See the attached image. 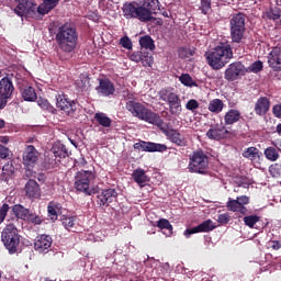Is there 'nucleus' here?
<instances>
[{"label": "nucleus", "instance_id": "nucleus-1", "mask_svg": "<svg viewBox=\"0 0 281 281\" xmlns=\"http://www.w3.org/2000/svg\"><path fill=\"white\" fill-rule=\"evenodd\" d=\"M125 109L130 111L133 117L147 122V124L158 126V128L162 131L164 135H166L167 139H169L171 144L180 147L188 146V139H186V136L175 128H167L166 123H164V120H161V116L153 112V110L146 108L144 104L131 100L126 102Z\"/></svg>", "mask_w": 281, "mask_h": 281}, {"label": "nucleus", "instance_id": "nucleus-2", "mask_svg": "<svg viewBox=\"0 0 281 281\" xmlns=\"http://www.w3.org/2000/svg\"><path fill=\"white\" fill-rule=\"evenodd\" d=\"M207 65L215 71L223 69L234 58V52L229 44H221L205 53Z\"/></svg>", "mask_w": 281, "mask_h": 281}, {"label": "nucleus", "instance_id": "nucleus-3", "mask_svg": "<svg viewBox=\"0 0 281 281\" xmlns=\"http://www.w3.org/2000/svg\"><path fill=\"white\" fill-rule=\"evenodd\" d=\"M56 42L61 52L71 54L78 45V31L74 24H63L56 34Z\"/></svg>", "mask_w": 281, "mask_h": 281}, {"label": "nucleus", "instance_id": "nucleus-4", "mask_svg": "<svg viewBox=\"0 0 281 281\" xmlns=\"http://www.w3.org/2000/svg\"><path fill=\"white\" fill-rule=\"evenodd\" d=\"M95 180V172L91 170H81L75 175L74 188L77 192L91 196L94 194L93 181Z\"/></svg>", "mask_w": 281, "mask_h": 281}, {"label": "nucleus", "instance_id": "nucleus-5", "mask_svg": "<svg viewBox=\"0 0 281 281\" xmlns=\"http://www.w3.org/2000/svg\"><path fill=\"white\" fill-rule=\"evenodd\" d=\"M2 243L9 254H16L21 244V235L14 224H8L1 233Z\"/></svg>", "mask_w": 281, "mask_h": 281}, {"label": "nucleus", "instance_id": "nucleus-6", "mask_svg": "<svg viewBox=\"0 0 281 281\" xmlns=\"http://www.w3.org/2000/svg\"><path fill=\"white\" fill-rule=\"evenodd\" d=\"M123 14L126 19H138V21H142V23L153 21V13L149 12L143 4L135 5L133 3H125L123 5Z\"/></svg>", "mask_w": 281, "mask_h": 281}, {"label": "nucleus", "instance_id": "nucleus-7", "mask_svg": "<svg viewBox=\"0 0 281 281\" xmlns=\"http://www.w3.org/2000/svg\"><path fill=\"white\" fill-rule=\"evenodd\" d=\"M189 159V172H195L198 175H205L207 172L210 159L203 150L193 151Z\"/></svg>", "mask_w": 281, "mask_h": 281}, {"label": "nucleus", "instance_id": "nucleus-8", "mask_svg": "<svg viewBox=\"0 0 281 281\" xmlns=\"http://www.w3.org/2000/svg\"><path fill=\"white\" fill-rule=\"evenodd\" d=\"M16 7L14 12L18 16H25V19H34L36 16V3L32 0H15Z\"/></svg>", "mask_w": 281, "mask_h": 281}, {"label": "nucleus", "instance_id": "nucleus-9", "mask_svg": "<svg viewBox=\"0 0 281 281\" xmlns=\"http://www.w3.org/2000/svg\"><path fill=\"white\" fill-rule=\"evenodd\" d=\"M247 74V68L243 63L240 61H235L231 64L225 72H224V78L228 82H234L235 80H239V78H243Z\"/></svg>", "mask_w": 281, "mask_h": 281}, {"label": "nucleus", "instance_id": "nucleus-10", "mask_svg": "<svg viewBox=\"0 0 281 281\" xmlns=\"http://www.w3.org/2000/svg\"><path fill=\"white\" fill-rule=\"evenodd\" d=\"M135 150H143L144 153H166L168 146L166 144L140 140L134 144Z\"/></svg>", "mask_w": 281, "mask_h": 281}, {"label": "nucleus", "instance_id": "nucleus-11", "mask_svg": "<svg viewBox=\"0 0 281 281\" xmlns=\"http://www.w3.org/2000/svg\"><path fill=\"white\" fill-rule=\"evenodd\" d=\"M55 98L57 109L64 111L66 115H74V112L76 111V101L69 100L63 92H58Z\"/></svg>", "mask_w": 281, "mask_h": 281}, {"label": "nucleus", "instance_id": "nucleus-12", "mask_svg": "<svg viewBox=\"0 0 281 281\" xmlns=\"http://www.w3.org/2000/svg\"><path fill=\"white\" fill-rule=\"evenodd\" d=\"M18 89L21 91L22 98L26 102H35V100L38 98L36 95V90H34L32 86H27V80H19Z\"/></svg>", "mask_w": 281, "mask_h": 281}, {"label": "nucleus", "instance_id": "nucleus-13", "mask_svg": "<svg viewBox=\"0 0 281 281\" xmlns=\"http://www.w3.org/2000/svg\"><path fill=\"white\" fill-rule=\"evenodd\" d=\"M206 137L209 139H215V142H221V139H227L229 137V131L223 125H215L206 132Z\"/></svg>", "mask_w": 281, "mask_h": 281}, {"label": "nucleus", "instance_id": "nucleus-14", "mask_svg": "<svg viewBox=\"0 0 281 281\" xmlns=\"http://www.w3.org/2000/svg\"><path fill=\"white\" fill-rule=\"evenodd\" d=\"M133 63H142L143 67H153V54L146 50L134 52L130 56Z\"/></svg>", "mask_w": 281, "mask_h": 281}, {"label": "nucleus", "instance_id": "nucleus-15", "mask_svg": "<svg viewBox=\"0 0 281 281\" xmlns=\"http://www.w3.org/2000/svg\"><path fill=\"white\" fill-rule=\"evenodd\" d=\"M213 229H216V225L214 224V222H212V220H206L193 228L186 229L183 235L186 236V238H190L192 234H199L201 232H212Z\"/></svg>", "mask_w": 281, "mask_h": 281}, {"label": "nucleus", "instance_id": "nucleus-16", "mask_svg": "<svg viewBox=\"0 0 281 281\" xmlns=\"http://www.w3.org/2000/svg\"><path fill=\"white\" fill-rule=\"evenodd\" d=\"M12 93H14V85L10 78L4 77L0 80V98L8 102L10 98H12Z\"/></svg>", "mask_w": 281, "mask_h": 281}, {"label": "nucleus", "instance_id": "nucleus-17", "mask_svg": "<svg viewBox=\"0 0 281 281\" xmlns=\"http://www.w3.org/2000/svg\"><path fill=\"white\" fill-rule=\"evenodd\" d=\"M97 199L99 205H105L108 207L110 203H113V201L117 199V191L112 188L103 189L101 193L97 195Z\"/></svg>", "mask_w": 281, "mask_h": 281}, {"label": "nucleus", "instance_id": "nucleus-18", "mask_svg": "<svg viewBox=\"0 0 281 281\" xmlns=\"http://www.w3.org/2000/svg\"><path fill=\"white\" fill-rule=\"evenodd\" d=\"M97 93L103 98H109L115 93V86L109 79H99V86L95 88Z\"/></svg>", "mask_w": 281, "mask_h": 281}, {"label": "nucleus", "instance_id": "nucleus-19", "mask_svg": "<svg viewBox=\"0 0 281 281\" xmlns=\"http://www.w3.org/2000/svg\"><path fill=\"white\" fill-rule=\"evenodd\" d=\"M24 166L27 168H34L38 161V151L33 145H29L23 155Z\"/></svg>", "mask_w": 281, "mask_h": 281}, {"label": "nucleus", "instance_id": "nucleus-20", "mask_svg": "<svg viewBox=\"0 0 281 281\" xmlns=\"http://www.w3.org/2000/svg\"><path fill=\"white\" fill-rule=\"evenodd\" d=\"M52 243H54L52 236L41 235L37 237L34 244L35 250L40 254H47V251H49V249L52 248Z\"/></svg>", "mask_w": 281, "mask_h": 281}, {"label": "nucleus", "instance_id": "nucleus-21", "mask_svg": "<svg viewBox=\"0 0 281 281\" xmlns=\"http://www.w3.org/2000/svg\"><path fill=\"white\" fill-rule=\"evenodd\" d=\"M268 64L274 71H281V49L274 48L268 55Z\"/></svg>", "mask_w": 281, "mask_h": 281}, {"label": "nucleus", "instance_id": "nucleus-22", "mask_svg": "<svg viewBox=\"0 0 281 281\" xmlns=\"http://www.w3.org/2000/svg\"><path fill=\"white\" fill-rule=\"evenodd\" d=\"M25 192L29 199H38L41 196V187L34 179H30L25 184Z\"/></svg>", "mask_w": 281, "mask_h": 281}, {"label": "nucleus", "instance_id": "nucleus-23", "mask_svg": "<svg viewBox=\"0 0 281 281\" xmlns=\"http://www.w3.org/2000/svg\"><path fill=\"white\" fill-rule=\"evenodd\" d=\"M271 108V102L267 97H260L255 104V113L257 115H267L269 109Z\"/></svg>", "mask_w": 281, "mask_h": 281}, {"label": "nucleus", "instance_id": "nucleus-24", "mask_svg": "<svg viewBox=\"0 0 281 281\" xmlns=\"http://www.w3.org/2000/svg\"><path fill=\"white\" fill-rule=\"evenodd\" d=\"M132 179L139 186V188H144L146 183L150 181V177L146 175V171L142 168H138L133 171Z\"/></svg>", "mask_w": 281, "mask_h": 281}, {"label": "nucleus", "instance_id": "nucleus-25", "mask_svg": "<svg viewBox=\"0 0 281 281\" xmlns=\"http://www.w3.org/2000/svg\"><path fill=\"white\" fill-rule=\"evenodd\" d=\"M158 95H159L160 100H162V102H167V104H169V105L177 102L178 100H180L179 94H177L168 89L160 90Z\"/></svg>", "mask_w": 281, "mask_h": 281}, {"label": "nucleus", "instance_id": "nucleus-26", "mask_svg": "<svg viewBox=\"0 0 281 281\" xmlns=\"http://www.w3.org/2000/svg\"><path fill=\"white\" fill-rule=\"evenodd\" d=\"M240 111L231 109L226 114L224 115V122L226 126H232V124H236V122L240 121Z\"/></svg>", "mask_w": 281, "mask_h": 281}, {"label": "nucleus", "instance_id": "nucleus-27", "mask_svg": "<svg viewBox=\"0 0 281 281\" xmlns=\"http://www.w3.org/2000/svg\"><path fill=\"white\" fill-rule=\"evenodd\" d=\"M58 1L60 0H43V3L37 8L38 14L45 15L52 12L58 5Z\"/></svg>", "mask_w": 281, "mask_h": 281}, {"label": "nucleus", "instance_id": "nucleus-28", "mask_svg": "<svg viewBox=\"0 0 281 281\" xmlns=\"http://www.w3.org/2000/svg\"><path fill=\"white\" fill-rule=\"evenodd\" d=\"M52 153L55 158L59 157V159H66V157H69V150L67 149V146L61 143L54 144Z\"/></svg>", "mask_w": 281, "mask_h": 281}, {"label": "nucleus", "instance_id": "nucleus-29", "mask_svg": "<svg viewBox=\"0 0 281 281\" xmlns=\"http://www.w3.org/2000/svg\"><path fill=\"white\" fill-rule=\"evenodd\" d=\"M12 212L15 218H21V221H27L30 216V210L25 209L21 204H15L12 206Z\"/></svg>", "mask_w": 281, "mask_h": 281}, {"label": "nucleus", "instance_id": "nucleus-30", "mask_svg": "<svg viewBox=\"0 0 281 281\" xmlns=\"http://www.w3.org/2000/svg\"><path fill=\"white\" fill-rule=\"evenodd\" d=\"M207 109L211 113L218 115V113H222L223 109H225V103H223L221 99H213L209 102Z\"/></svg>", "mask_w": 281, "mask_h": 281}, {"label": "nucleus", "instance_id": "nucleus-31", "mask_svg": "<svg viewBox=\"0 0 281 281\" xmlns=\"http://www.w3.org/2000/svg\"><path fill=\"white\" fill-rule=\"evenodd\" d=\"M226 207L227 210H229V212H239V214H247V207L241 206L238 200H233L232 198L228 199Z\"/></svg>", "mask_w": 281, "mask_h": 281}, {"label": "nucleus", "instance_id": "nucleus-32", "mask_svg": "<svg viewBox=\"0 0 281 281\" xmlns=\"http://www.w3.org/2000/svg\"><path fill=\"white\" fill-rule=\"evenodd\" d=\"M243 157H245V159H250V161H258V159H260V149L248 147L243 151Z\"/></svg>", "mask_w": 281, "mask_h": 281}, {"label": "nucleus", "instance_id": "nucleus-33", "mask_svg": "<svg viewBox=\"0 0 281 281\" xmlns=\"http://www.w3.org/2000/svg\"><path fill=\"white\" fill-rule=\"evenodd\" d=\"M231 29H245V14L237 13L231 19Z\"/></svg>", "mask_w": 281, "mask_h": 281}, {"label": "nucleus", "instance_id": "nucleus-34", "mask_svg": "<svg viewBox=\"0 0 281 281\" xmlns=\"http://www.w3.org/2000/svg\"><path fill=\"white\" fill-rule=\"evenodd\" d=\"M12 175H14V165L12 164V161H9L2 167V181H10Z\"/></svg>", "mask_w": 281, "mask_h": 281}, {"label": "nucleus", "instance_id": "nucleus-35", "mask_svg": "<svg viewBox=\"0 0 281 281\" xmlns=\"http://www.w3.org/2000/svg\"><path fill=\"white\" fill-rule=\"evenodd\" d=\"M139 45L142 49H149V52H155V41H153V37H150V35H145L140 37Z\"/></svg>", "mask_w": 281, "mask_h": 281}, {"label": "nucleus", "instance_id": "nucleus-36", "mask_svg": "<svg viewBox=\"0 0 281 281\" xmlns=\"http://www.w3.org/2000/svg\"><path fill=\"white\" fill-rule=\"evenodd\" d=\"M94 120L103 126L104 128H109L112 124L111 117H109L105 113L99 112L94 114Z\"/></svg>", "mask_w": 281, "mask_h": 281}, {"label": "nucleus", "instance_id": "nucleus-37", "mask_svg": "<svg viewBox=\"0 0 281 281\" xmlns=\"http://www.w3.org/2000/svg\"><path fill=\"white\" fill-rule=\"evenodd\" d=\"M142 5L151 14L159 12V0H144Z\"/></svg>", "mask_w": 281, "mask_h": 281}, {"label": "nucleus", "instance_id": "nucleus-38", "mask_svg": "<svg viewBox=\"0 0 281 281\" xmlns=\"http://www.w3.org/2000/svg\"><path fill=\"white\" fill-rule=\"evenodd\" d=\"M231 38L233 43H241L245 38V29H231Z\"/></svg>", "mask_w": 281, "mask_h": 281}, {"label": "nucleus", "instance_id": "nucleus-39", "mask_svg": "<svg viewBox=\"0 0 281 281\" xmlns=\"http://www.w3.org/2000/svg\"><path fill=\"white\" fill-rule=\"evenodd\" d=\"M159 229H167L166 236H172V224H170V221L166 218H161L157 222L156 225Z\"/></svg>", "mask_w": 281, "mask_h": 281}, {"label": "nucleus", "instance_id": "nucleus-40", "mask_svg": "<svg viewBox=\"0 0 281 281\" xmlns=\"http://www.w3.org/2000/svg\"><path fill=\"white\" fill-rule=\"evenodd\" d=\"M169 111L171 115H181V111H183V108H181V99H178V101H175L173 103H169Z\"/></svg>", "mask_w": 281, "mask_h": 281}, {"label": "nucleus", "instance_id": "nucleus-41", "mask_svg": "<svg viewBox=\"0 0 281 281\" xmlns=\"http://www.w3.org/2000/svg\"><path fill=\"white\" fill-rule=\"evenodd\" d=\"M265 155H266V158L269 159V161H278V159L280 158V154L274 147H268L265 150Z\"/></svg>", "mask_w": 281, "mask_h": 281}, {"label": "nucleus", "instance_id": "nucleus-42", "mask_svg": "<svg viewBox=\"0 0 281 281\" xmlns=\"http://www.w3.org/2000/svg\"><path fill=\"white\" fill-rule=\"evenodd\" d=\"M262 61H254L248 68H246V74H260L262 71Z\"/></svg>", "mask_w": 281, "mask_h": 281}, {"label": "nucleus", "instance_id": "nucleus-43", "mask_svg": "<svg viewBox=\"0 0 281 281\" xmlns=\"http://www.w3.org/2000/svg\"><path fill=\"white\" fill-rule=\"evenodd\" d=\"M179 80L184 87H196V81L192 80V77L188 74H182L179 77Z\"/></svg>", "mask_w": 281, "mask_h": 281}, {"label": "nucleus", "instance_id": "nucleus-44", "mask_svg": "<svg viewBox=\"0 0 281 281\" xmlns=\"http://www.w3.org/2000/svg\"><path fill=\"white\" fill-rule=\"evenodd\" d=\"M244 223L247 227L254 228L256 223H260V216L258 215H248L244 217Z\"/></svg>", "mask_w": 281, "mask_h": 281}, {"label": "nucleus", "instance_id": "nucleus-45", "mask_svg": "<svg viewBox=\"0 0 281 281\" xmlns=\"http://www.w3.org/2000/svg\"><path fill=\"white\" fill-rule=\"evenodd\" d=\"M37 104L44 111H48V113H56V109L49 104V101H47V99H38Z\"/></svg>", "mask_w": 281, "mask_h": 281}, {"label": "nucleus", "instance_id": "nucleus-46", "mask_svg": "<svg viewBox=\"0 0 281 281\" xmlns=\"http://www.w3.org/2000/svg\"><path fill=\"white\" fill-rule=\"evenodd\" d=\"M269 172L271 177H281V165L274 164L269 167Z\"/></svg>", "mask_w": 281, "mask_h": 281}, {"label": "nucleus", "instance_id": "nucleus-47", "mask_svg": "<svg viewBox=\"0 0 281 281\" xmlns=\"http://www.w3.org/2000/svg\"><path fill=\"white\" fill-rule=\"evenodd\" d=\"M61 223L65 229H72L74 225H76V220L74 217H63Z\"/></svg>", "mask_w": 281, "mask_h": 281}, {"label": "nucleus", "instance_id": "nucleus-48", "mask_svg": "<svg viewBox=\"0 0 281 281\" xmlns=\"http://www.w3.org/2000/svg\"><path fill=\"white\" fill-rule=\"evenodd\" d=\"M186 109L187 111H192V113H194V111L199 109V101H196L195 99H190L186 104Z\"/></svg>", "mask_w": 281, "mask_h": 281}, {"label": "nucleus", "instance_id": "nucleus-49", "mask_svg": "<svg viewBox=\"0 0 281 281\" xmlns=\"http://www.w3.org/2000/svg\"><path fill=\"white\" fill-rule=\"evenodd\" d=\"M120 43L122 47H124V49H133V42L131 41V38H128V36L122 37L120 40Z\"/></svg>", "mask_w": 281, "mask_h": 281}, {"label": "nucleus", "instance_id": "nucleus-50", "mask_svg": "<svg viewBox=\"0 0 281 281\" xmlns=\"http://www.w3.org/2000/svg\"><path fill=\"white\" fill-rule=\"evenodd\" d=\"M9 210H10V205L5 203L0 207V225L3 221H5V216H8Z\"/></svg>", "mask_w": 281, "mask_h": 281}, {"label": "nucleus", "instance_id": "nucleus-51", "mask_svg": "<svg viewBox=\"0 0 281 281\" xmlns=\"http://www.w3.org/2000/svg\"><path fill=\"white\" fill-rule=\"evenodd\" d=\"M194 54V50L190 49V48H180L179 49V56L180 58H190V56H192Z\"/></svg>", "mask_w": 281, "mask_h": 281}, {"label": "nucleus", "instance_id": "nucleus-52", "mask_svg": "<svg viewBox=\"0 0 281 281\" xmlns=\"http://www.w3.org/2000/svg\"><path fill=\"white\" fill-rule=\"evenodd\" d=\"M212 8V0H202L201 10L202 14H207V11Z\"/></svg>", "mask_w": 281, "mask_h": 281}, {"label": "nucleus", "instance_id": "nucleus-53", "mask_svg": "<svg viewBox=\"0 0 281 281\" xmlns=\"http://www.w3.org/2000/svg\"><path fill=\"white\" fill-rule=\"evenodd\" d=\"M269 19H271L272 21H278V19H280V9H273L269 12L268 14Z\"/></svg>", "mask_w": 281, "mask_h": 281}, {"label": "nucleus", "instance_id": "nucleus-54", "mask_svg": "<svg viewBox=\"0 0 281 281\" xmlns=\"http://www.w3.org/2000/svg\"><path fill=\"white\" fill-rule=\"evenodd\" d=\"M30 223H34V225H41V217L37 215H34L33 213H29V218L26 220Z\"/></svg>", "mask_w": 281, "mask_h": 281}, {"label": "nucleus", "instance_id": "nucleus-55", "mask_svg": "<svg viewBox=\"0 0 281 281\" xmlns=\"http://www.w3.org/2000/svg\"><path fill=\"white\" fill-rule=\"evenodd\" d=\"M10 155V150L8 147L0 145V159H8Z\"/></svg>", "mask_w": 281, "mask_h": 281}, {"label": "nucleus", "instance_id": "nucleus-56", "mask_svg": "<svg viewBox=\"0 0 281 281\" xmlns=\"http://www.w3.org/2000/svg\"><path fill=\"white\" fill-rule=\"evenodd\" d=\"M236 200L239 202V205H241V207H245V205H249V196L247 195L237 196Z\"/></svg>", "mask_w": 281, "mask_h": 281}, {"label": "nucleus", "instance_id": "nucleus-57", "mask_svg": "<svg viewBox=\"0 0 281 281\" xmlns=\"http://www.w3.org/2000/svg\"><path fill=\"white\" fill-rule=\"evenodd\" d=\"M217 221L222 224V225H227V223H229V215L227 213L224 214H220L217 217Z\"/></svg>", "mask_w": 281, "mask_h": 281}, {"label": "nucleus", "instance_id": "nucleus-58", "mask_svg": "<svg viewBox=\"0 0 281 281\" xmlns=\"http://www.w3.org/2000/svg\"><path fill=\"white\" fill-rule=\"evenodd\" d=\"M272 113H273L274 117L281 119V104L273 105Z\"/></svg>", "mask_w": 281, "mask_h": 281}, {"label": "nucleus", "instance_id": "nucleus-59", "mask_svg": "<svg viewBox=\"0 0 281 281\" xmlns=\"http://www.w3.org/2000/svg\"><path fill=\"white\" fill-rule=\"evenodd\" d=\"M47 211L50 216H54L55 218L58 216V212H56V207H54V205L49 204Z\"/></svg>", "mask_w": 281, "mask_h": 281}, {"label": "nucleus", "instance_id": "nucleus-60", "mask_svg": "<svg viewBox=\"0 0 281 281\" xmlns=\"http://www.w3.org/2000/svg\"><path fill=\"white\" fill-rule=\"evenodd\" d=\"M106 5H109V2L106 1V0H100L99 1V8H100V10H106Z\"/></svg>", "mask_w": 281, "mask_h": 281}, {"label": "nucleus", "instance_id": "nucleus-61", "mask_svg": "<svg viewBox=\"0 0 281 281\" xmlns=\"http://www.w3.org/2000/svg\"><path fill=\"white\" fill-rule=\"evenodd\" d=\"M235 183H237L241 188H247V186H248L247 182H245V179H243V178H240V179L237 178V180H235Z\"/></svg>", "mask_w": 281, "mask_h": 281}, {"label": "nucleus", "instance_id": "nucleus-62", "mask_svg": "<svg viewBox=\"0 0 281 281\" xmlns=\"http://www.w3.org/2000/svg\"><path fill=\"white\" fill-rule=\"evenodd\" d=\"M271 247H272V249L278 250L281 248V243L278 240H273V241H271Z\"/></svg>", "mask_w": 281, "mask_h": 281}, {"label": "nucleus", "instance_id": "nucleus-63", "mask_svg": "<svg viewBox=\"0 0 281 281\" xmlns=\"http://www.w3.org/2000/svg\"><path fill=\"white\" fill-rule=\"evenodd\" d=\"M5 106H8V101H4V99L0 97V111L5 109Z\"/></svg>", "mask_w": 281, "mask_h": 281}, {"label": "nucleus", "instance_id": "nucleus-64", "mask_svg": "<svg viewBox=\"0 0 281 281\" xmlns=\"http://www.w3.org/2000/svg\"><path fill=\"white\" fill-rule=\"evenodd\" d=\"M10 142V137L8 136H0V144H8Z\"/></svg>", "mask_w": 281, "mask_h": 281}]
</instances>
